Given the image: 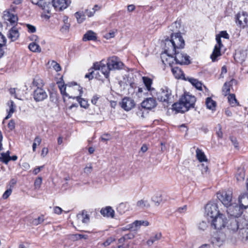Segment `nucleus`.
<instances>
[{
  "instance_id": "nucleus-1",
  "label": "nucleus",
  "mask_w": 248,
  "mask_h": 248,
  "mask_svg": "<svg viewBox=\"0 0 248 248\" xmlns=\"http://www.w3.org/2000/svg\"><path fill=\"white\" fill-rule=\"evenodd\" d=\"M185 41L180 32L171 33L170 39L167 38L164 42V52L162 53H169L178 51L184 48Z\"/></svg>"
},
{
  "instance_id": "nucleus-2",
  "label": "nucleus",
  "mask_w": 248,
  "mask_h": 248,
  "mask_svg": "<svg viewBox=\"0 0 248 248\" xmlns=\"http://www.w3.org/2000/svg\"><path fill=\"white\" fill-rule=\"evenodd\" d=\"M189 56L186 53L182 51L181 49L168 53H161V59L164 64H169L170 66L175 61L176 63L181 65H187L190 63Z\"/></svg>"
},
{
  "instance_id": "nucleus-3",
  "label": "nucleus",
  "mask_w": 248,
  "mask_h": 248,
  "mask_svg": "<svg viewBox=\"0 0 248 248\" xmlns=\"http://www.w3.org/2000/svg\"><path fill=\"white\" fill-rule=\"evenodd\" d=\"M247 225V222L243 217L230 218L227 222V227L230 232H235Z\"/></svg>"
},
{
  "instance_id": "nucleus-4",
  "label": "nucleus",
  "mask_w": 248,
  "mask_h": 248,
  "mask_svg": "<svg viewBox=\"0 0 248 248\" xmlns=\"http://www.w3.org/2000/svg\"><path fill=\"white\" fill-rule=\"evenodd\" d=\"M227 208V214L231 218L242 217L241 215L243 212V208L236 203L231 204Z\"/></svg>"
},
{
  "instance_id": "nucleus-5",
  "label": "nucleus",
  "mask_w": 248,
  "mask_h": 248,
  "mask_svg": "<svg viewBox=\"0 0 248 248\" xmlns=\"http://www.w3.org/2000/svg\"><path fill=\"white\" fill-rule=\"evenodd\" d=\"M157 99L168 104L171 103V91L167 87L162 88L160 91L156 93Z\"/></svg>"
},
{
  "instance_id": "nucleus-6",
  "label": "nucleus",
  "mask_w": 248,
  "mask_h": 248,
  "mask_svg": "<svg viewBox=\"0 0 248 248\" xmlns=\"http://www.w3.org/2000/svg\"><path fill=\"white\" fill-rule=\"evenodd\" d=\"M205 210L208 221L220 214L218 210L217 204L213 202L208 203L205 207Z\"/></svg>"
},
{
  "instance_id": "nucleus-7",
  "label": "nucleus",
  "mask_w": 248,
  "mask_h": 248,
  "mask_svg": "<svg viewBox=\"0 0 248 248\" xmlns=\"http://www.w3.org/2000/svg\"><path fill=\"white\" fill-rule=\"evenodd\" d=\"M226 218L225 216L220 213L219 215L212 218L209 222H211V226L217 230H221L226 225Z\"/></svg>"
},
{
  "instance_id": "nucleus-8",
  "label": "nucleus",
  "mask_w": 248,
  "mask_h": 248,
  "mask_svg": "<svg viewBox=\"0 0 248 248\" xmlns=\"http://www.w3.org/2000/svg\"><path fill=\"white\" fill-rule=\"evenodd\" d=\"M217 197L225 207H228L232 203V192L231 191L219 192L217 193Z\"/></svg>"
},
{
  "instance_id": "nucleus-9",
  "label": "nucleus",
  "mask_w": 248,
  "mask_h": 248,
  "mask_svg": "<svg viewBox=\"0 0 248 248\" xmlns=\"http://www.w3.org/2000/svg\"><path fill=\"white\" fill-rule=\"evenodd\" d=\"M226 239V235L224 233L220 231L217 232L211 237V243L215 246L220 247L222 246Z\"/></svg>"
},
{
  "instance_id": "nucleus-10",
  "label": "nucleus",
  "mask_w": 248,
  "mask_h": 248,
  "mask_svg": "<svg viewBox=\"0 0 248 248\" xmlns=\"http://www.w3.org/2000/svg\"><path fill=\"white\" fill-rule=\"evenodd\" d=\"M107 64L108 65L111 70L121 69L124 66L123 63L116 56L109 57L108 59Z\"/></svg>"
},
{
  "instance_id": "nucleus-11",
  "label": "nucleus",
  "mask_w": 248,
  "mask_h": 248,
  "mask_svg": "<svg viewBox=\"0 0 248 248\" xmlns=\"http://www.w3.org/2000/svg\"><path fill=\"white\" fill-rule=\"evenodd\" d=\"M181 101L184 104L185 107H186L187 110L189 108L194 107V105L196 101V97L192 95H190L188 93H185L181 98Z\"/></svg>"
},
{
  "instance_id": "nucleus-12",
  "label": "nucleus",
  "mask_w": 248,
  "mask_h": 248,
  "mask_svg": "<svg viewBox=\"0 0 248 248\" xmlns=\"http://www.w3.org/2000/svg\"><path fill=\"white\" fill-rule=\"evenodd\" d=\"M93 68L95 70H100L106 78H108L109 71L111 70L110 67H108V65L103 63V61L95 62L93 64Z\"/></svg>"
},
{
  "instance_id": "nucleus-13",
  "label": "nucleus",
  "mask_w": 248,
  "mask_h": 248,
  "mask_svg": "<svg viewBox=\"0 0 248 248\" xmlns=\"http://www.w3.org/2000/svg\"><path fill=\"white\" fill-rule=\"evenodd\" d=\"M236 22L241 28L248 27V14L245 12L238 13L236 16Z\"/></svg>"
},
{
  "instance_id": "nucleus-14",
  "label": "nucleus",
  "mask_w": 248,
  "mask_h": 248,
  "mask_svg": "<svg viewBox=\"0 0 248 248\" xmlns=\"http://www.w3.org/2000/svg\"><path fill=\"white\" fill-rule=\"evenodd\" d=\"M216 39L217 44L215 45L213 53L210 56L213 62H215L217 58L221 55L220 49L223 46L221 43L220 36L218 35H216Z\"/></svg>"
},
{
  "instance_id": "nucleus-15",
  "label": "nucleus",
  "mask_w": 248,
  "mask_h": 248,
  "mask_svg": "<svg viewBox=\"0 0 248 248\" xmlns=\"http://www.w3.org/2000/svg\"><path fill=\"white\" fill-rule=\"evenodd\" d=\"M149 225V222L146 220H136L132 223L129 224L125 227L123 228V230H132L137 231L138 230L140 226H147Z\"/></svg>"
},
{
  "instance_id": "nucleus-16",
  "label": "nucleus",
  "mask_w": 248,
  "mask_h": 248,
  "mask_svg": "<svg viewBox=\"0 0 248 248\" xmlns=\"http://www.w3.org/2000/svg\"><path fill=\"white\" fill-rule=\"evenodd\" d=\"M69 0H52V3L57 11H62L66 8L70 4Z\"/></svg>"
},
{
  "instance_id": "nucleus-17",
  "label": "nucleus",
  "mask_w": 248,
  "mask_h": 248,
  "mask_svg": "<svg viewBox=\"0 0 248 248\" xmlns=\"http://www.w3.org/2000/svg\"><path fill=\"white\" fill-rule=\"evenodd\" d=\"M33 96L36 102H40L46 99L47 97V94L43 88L38 87L33 91Z\"/></svg>"
},
{
  "instance_id": "nucleus-18",
  "label": "nucleus",
  "mask_w": 248,
  "mask_h": 248,
  "mask_svg": "<svg viewBox=\"0 0 248 248\" xmlns=\"http://www.w3.org/2000/svg\"><path fill=\"white\" fill-rule=\"evenodd\" d=\"M120 105L122 108L125 111H129L133 108L135 105L134 100L128 97H124L122 101L120 102Z\"/></svg>"
},
{
  "instance_id": "nucleus-19",
  "label": "nucleus",
  "mask_w": 248,
  "mask_h": 248,
  "mask_svg": "<svg viewBox=\"0 0 248 248\" xmlns=\"http://www.w3.org/2000/svg\"><path fill=\"white\" fill-rule=\"evenodd\" d=\"M157 103L153 97H149L143 100L141 103V107L144 108L151 109L156 106Z\"/></svg>"
},
{
  "instance_id": "nucleus-20",
  "label": "nucleus",
  "mask_w": 248,
  "mask_h": 248,
  "mask_svg": "<svg viewBox=\"0 0 248 248\" xmlns=\"http://www.w3.org/2000/svg\"><path fill=\"white\" fill-rule=\"evenodd\" d=\"M3 17L5 20L9 21L11 25H13V26H15V24L18 21L17 16L10 13L9 11L4 12Z\"/></svg>"
},
{
  "instance_id": "nucleus-21",
  "label": "nucleus",
  "mask_w": 248,
  "mask_h": 248,
  "mask_svg": "<svg viewBox=\"0 0 248 248\" xmlns=\"http://www.w3.org/2000/svg\"><path fill=\"white\" fill-rule=\"evenodd\" d=\"M76 89L78 90L79 92V95L76 97H73L72 98H76L80 104L81 107L86 108L88 107V102L85 99L80 97V96L82 95V94L83 93L82 88L80 86H78L76 87Z\"/></svg>"
},
{
  "instance_id": "nucleus-22",
  "label": "nucleus",
  "mask_w": 248,
  "mask_h": 248,
  "mask_svg": "<svg viewBox=\"0 0 248 248\" xmlns=\"http://www.w3.org/2000/svg\"><path fill=\"white\" fill-rule=\"evenodd\" d=\"M7 37L13 42L17 40L19 37V32L16 26H13L8 31Z\"/></svg>"
},
{
  "instance_id": "nucleus-23",
  "label": "nucleus",
  "mask_w": 248,
  "mask_h": 248,
  "mask_svg": "<svg viewBox=\"0 0 248 248\" xmlns=\"http://www.w3.org/2000/svg\"><path fill=\"white\" fill-rule=\"evenodd\" d=\"M172 109L177 112L184 113L187 110L186 107H185L180 98L178 102L175 103L172 105Z\"/></svg>"
},
{
  "instance_id": "nucleus-24",
  "label": "nucleus",
  "mask_w": 248,
  "mask_h": 248,
  "mask_svg": "<svg viewBox=\"0 0 248 248\" xmlns=\"http://www.w3.org/2000/svg\"><path fill=\"white\" fill-rule=\"evenodd\" d=\"M66 86L69 87V88H70V90L74 89L72 87L73 86H76L77 87L78 86L77 83H75V82L69 83L66 84ZM59 89H60V90L61 94L63 96H66V97H68L69 98H73L72 96H69L68 95V94L66 92V85H61V86L59 85ZM76 89V88L75 89Z\"/></svg>"
},
{
  "instance_id": "nucleus-25",
  "label": "nucleus",
  "mask_w": 248,
  "mask_h": 248,
  "mask_svg": "<svg viewBox=\"0 0 248 248\" xmlns=\"http://www.w3.org/2000/svg\"><path fill=\"white\" fill-rule=\"evenodd\" d=\"M142 78L143 82L146 87L145 88L148 91L150 92L152 95L153 93H155V88L151 87L153 84L152 79L147 77H143Z\"/></svg>"
},
{
  "instance_id": "nucleus-26",
  "label": "nucleus",
  "mask_w": 248,
  "mask_h": 248,
  "mask_svg": "<svg viewBox=\"0 0 248 248\" xmlns=\"http://www.w3.org/2000/svg\"><path fill=\"white\" fill-rule=\"evenodd\" d=\"M100 213L104 217H111V218H113L115 215L114 210L110 206L102 208L100 211Z\"/></svg>"
},
{
  "instance_id": "nucleus-27",
  "label": "nucleus",
  "mask_w": 248,
  "mask_h": 248,
  "mask_svg": "<svg viewBox=\"0 0 248 248\" xmlns=\"http://www.w3.org/2000/svg\"><path fill=\"white\" fill-rule=\"evenodd\" d=\"M239 205L244 209L248 207V194H243L239 197Z\"/></svg>"
},
{
  "instance_id": "nucleus-28",
  "label": "nucleus",
  "mask_w": 248,
  "mask_h": 248,
  "mask_svg": "<svg viewBox=\"0 0 248 248\" xmlns=\"http://www.w3.org/2000/svg\"><path fill=\"white\" fill-rule=\"evenodd\" d=\"M243 226L239 230L240 238L242 241H245L248 240V228Z\"/></svg>"
},
{
  "instance_id": "nucleus-29",
  "label": "nucleus",
  "mask_w": 248,
  "mask_h": 248,
  "mask_svg": "<svg viewBox=\"0 0 248 248\" xmlns=\"http://www.w3.org/2000/svg\"><path fill=\"white\" fill-rule=\"evenodd\" d=\"M162 234L160 232L153 234V235L151 236L150 239L147 241V244L148 246H151L154 243L160 240Z\"/></svg>"
},
{
  "instance_id": "nucleus-30",
  "label": "nucleus",
  "mask_w": 248,
  "mask_h": 248,
  "mask_svg": "<svg viewBox=\"0 0 248 248\" xmlns=\"http://www.w3.org/2000/svg\"><path fill=\"white\" fill-rule=\"evenodd\" d=\"M97 37L96 34L92 31H88L84 35L83 37V40L84 41L93 40L94 41L96 40Z\"/></svg>"
},
{
  "instance_id": "nucleus-31",
  "label": "nucleus",
  "mask_w": 248,
  "mask_h": 248,
  "mask_svg": "<svg viewBox=\"0 0 248 248\" xmlns=\"http://www.w3.org/2000/svg\"><path fill=\"white\" fill-rule=\"evenodd\" d=\"M129 204L126 202H122L119 204L117 207V211L120 214H124L126 211L129 210Z\"/></svg>"
},
{
  "instance_id": "nucleus-32",
  "label": "nucleus",
  "mask_w": 248,
  "mask_h": 248,
  "mask_svg": "<svg viewBox=\"0 0 248 248\" xmlns=\"http://www.w3.org/2000/svg\"><path fill=\"white\" fill-rule=\"evenodd\" d=\"M78 219H81L83 223H88L90 221V217L86 211H83L82 214L77 215Z\"/></svg>"
},
{
  "instance_id": "nucleus-33",
  "label": "nucleus",
  "mask_w": 248,
  "mask_h": 248,
  "mask_svg": "<svg viewBox=\"0 0 248 248\" xmlns=\"http://www.w3.org/2000/svg\"><path fill=\"white\" fill-rule=\"evenodd\" d=\"M205 104L207 108L214 110L216 107V102L214 101L211 97H207L206 99Z\"/></svg>"
},
{
  "instance_id": "nucleus-34",
  "label": "nucleus",
  "mask_w": 248,
  "mask_h": 248,
  "mask_svg": "<svg viewBox=\"0 0 248 248\" xmlns=\"http://www.w3.org/2000/svg\"><path fill=\"white\" fill-rule=\"evenodd\" d=\"M196 153L197 158L200 162H203L207 160L206 157L202 150L197 148L196 150Z\"/></svg>"
},
{
  "instance_id": "nucleus-35",
  "label": "nucleus",
  "mask_w": 248,
  "mask_h": 248,
  "mask_svg": "<svg viewBox=\"0 0 248 248\" xmlns=\"http://www.w3.org/2000/svg\"><path fill=\"white\" fill-rule=\"evenodd\" d=\"M181 27V23L179 21H175L169 27V30L171 31L172 33H176L179 32V29Z\"/></svg>"
},
{
  "instance_id": "nucleus-36",
  "label": "nucleus",
  "mask_w": 248,
  "mask_h": 248,
  "mask_svg": "<svg viewBox=\"0 0 248 248\" xmlns=\"http://www.w3.org/2000/svg\"><path fill=\"white\" fill-rule=\"evenodd\" d=\"M75 16L78 23H82L85 20V14L83 12L78 11L75 14Z\"/></svg>"
},
{
  "instance_id": "nucleus-37",
  "label": "nucleus",
  "mask_w": 248,
  "mask_h": 248,
  "mask_svg": "<svg viewBox=\"0 0 248 248\" xmlns=\"http://www.w3.org/2000/svg\"><path fill=\"white\" fill-rule=\"evenodd\" d=\"M171 71L173 75L176 78H180L184 75V73L182 70L178 67H172Z\"/></svg>"
},
{
  "instance_id": "nucleus-38",
  "label": "nucleus",
  "mask_w": 248,
  "mask_h": 248,
  "mask_svg": "<svg viewBox=\"0 0 248 248\" xmlns=\"http://www.w3.org/2000/svg\"><path fill=\"white\" fill-rule=\"evenodd\" d=\"M0 161L7 164L10 161V152L7 151L6 153L0 154Z\"/></svg>"
},
{
  "instance_id": "nucleus-39",
  "label": "nucleus",
  "mask_w": 248,
  "mask_h": 248,
  "mask_svg": "<svg viewBox=\"0 0 248 248\" xmlns=\"http://www.w3.org/2000/svg\"><path fill=\"white\" fill-rule=\"evenodd\" d=\"M28 47L29 49L33 52H40L41 48L39 45L36 42H32L29 44Z\"/></svg>"
},
{
  "instance_id": "nucleus-40",
  "label": "nucleus",
  "mask_w": 248,
  "mask_h": 248,
  "mask_svg": "<svg viewBox=\"0 0 248 248\" xmlns=\"http://www.w3.org/2000/svg\"><path fill=\"white\" fill-rule=\"evenodd\" d=\"M188 81L198 90H202V83L197 79L193 78H190L188 79Z\"/></svg>"
},
{
  "instance_id": "nucleus-41",
  "label": "nucleus",
  "mask_w": 248,
  "mask_h": 248,
  "mask_svg": "<svg viewBox=\"0 0 248 248\" xmlns=\"http://www.w3.org/2000/svg\"><path fill=\"white\" fill-rule=\"evenodd\" d=\"M228 102L232 107H234L236 105H239V103L237 102L234 94H229L228 96Z\"/></svg>"
},
{
  "instance_id": "nucleus-42",
  "label": "nucleus",
  "mask_w": 248,
  "mask_h": 248,
  "mask_svg": "<svg viewBox=\"0 0 248 248\" xmlns=\"http://www.w3.org/2000/svg\"><path fill=\"white\" fill-rule=\"evenodd\" d=\"M137 206L141 209L147 208L150 204L147 200H141L137 202Z\"/></svg>"
},
{
  "instance_id": "nucleus-43",
  "label": "nucleus",
  "mask_w": 248,
  "mask_h": 248,
  "mask_svg": "<svg viewBox=\"0 0 248 248\" xmlns=\"http://www.w3.org/2000/svg\"><path fill=\"white\" fill-rule=\"evenodd\" d=\"M231 86L230 82H225L223 85L222 88V92L223 95L226 96L227 95H229L230 92V86Z\"/></svg>"
},
{
  "instance_id": "nucleus-44",
  "label": "nucleus",
  "mask_w": 248,
  "mask_h": 248,
  "mask_svg": "<svg viewBox=\"0 0 248 248\" xmlns=\"http://www.w3.org/2000/svg\"><path fill=\"white\" fill-rule=\"evenodd\" d=\"M245 172L243 169H239L236 175V178L238 181L244 180L245 178Z\"/></svg>"
},
{
  "instance_id": "nucleus-45",
  "label": "nucleus",
  "mask_w": 248,
  "mask_h": 248,
  "mask_svg": "<svg viewBox=\"0 0 248 248\" xmlns=\"http://www.w3.org/2000/svg\"><path fill=\"white\" fill-rule=\"evenodd\" d=\"M42 141V139L39 136H37L35 137L34 140V142L32 144V150L33 152L36 151L37 145H39L40 144Z\"/></svg>"
},
{
  "instance_id": "nucleus-46",
  "label": "nucleus",
  "mask_w": 248,
  "mask_h": 248,
  "mask_svg": "<svg viewBox=\"0 0 248 248\" xmlns=\"http://www.w3.org/2000/svg\"><path fill=\"white\" fill-rule=\"evenodd\" d=\"M44 216L42 215L39 217L37 218L34 219L32 221V224L33 225L37 226L44 221Z\"/></svg>"
},
{
  "instance_id": "nucleus-47",
  "label": "nucleus",
  "mask_w": 248,
  "mask_h": 248,
  "mask_svg": "<svg viewBox=\"0 0 248 248\" xmlns=\"http://www.w3.org/2000/svg\"><path fill=\"white\" fill-rule=\"evenodd\" d=\"M10 109L8 111V114L5 117L6 119L10 118L11 117L12 114L14 113V110H15L14 107V102L12 101H10Z\"/></svg>"
},
{
  "instance_id": "nucleus-48",
  "label": "nucleus",
  "mask_w": 248,
  "mask_h": 248,
  "mask_svg": "<svg viewBox=\"0 0 248 248\" xmlns=\"http://www.w3.org/2000/svg\"><path fill=\"white\" fill-rule=\"evenodd\" d=\"M42 183V178L41 177H39L36 179L34 181V185L35 189H38L40 188L41 185Z\"/></svg>"
},
{
  "instance_id": "nucleus-49",
  "label": "nucleus",
  "mask_w": 248,
  "mask_h": 248,
  "mask_svg": "<svg viewBox=\"0 0 248 248\" xmlns=\"http://www.w3.org/2000/svg\"><path fill=\"white\" fill-rule=\"evenodd\" d=\"M207 226L208 225L206 222L202 221L199 223L198 227L200 230L204 231L207 228Z\"/></svg>"
},
{
  "instance_id": "nucleus-50",
  "label": "nucleus",
  "mask_w": 248,
  "mask_h": 248,
  "mask_svg": "<svg viewBox=\"0 0 248 248\" xmlns=\"http://www.w3.org/2000/svg\"><path fill=\"white\" fill-rule=\"evenodd\" d=\"M96 11V10H94V8H93L92 10H86L84 13L85 14V16H87L88 17H92L94 15Z\"/></svg>"
},
{
  "instance_id": "nucleus-51",
  "label": "nucleus",
  "mask_w": 248,
  "mask_h": 248,
  "mask_svg": "<svg viewBox=\"0 0 248 248\" xmlns=\"http://www.w3.org/2000/svg\"><path fill=\"white\" fill-rule=\"evenodd\" d=\"M33 86L38 87H41L43 86V83L42 80L40 79H34L32 82Z\"/></svg>"
},
{
  "instance_id": "nucleus-52",
  "label": "nucleus",
  "mask_w": 248,
  "mask_h": 248,
  "mask_svg": "<svg viewBox=\"0 0 248 248\" xmlns=\"http://www.w3.org/2000/svg\"><path fill=\"white\" fill-rule=\"evenodd\" d=\"M6 43L5 37L0 32V48L5 46Z\"/></svg>"
},
{
  "instance_id": "nucleus-53",
  "label": "nucleus",
  "mask_w": 248,
  "mask_h": 248,
  "mask_svg": "<svg viewBox=\"0 0 248 248\" xmlns=\"http://www.w3.org/2000/svg\"><path fill=\"white\" fill-rule=\"evenodd\" d=\"M12 192V189L11 188H8L3 193L2 198L3 199H7L11 194Z\"/></svg>"
},
{
  "instance_id": "nucleus-54",
  "label": "nucleus",
  "mask_w": 248,
  "mask_h": 248,
  "mask_svg": "<svg viewBox=\"0 0 248 248\" xmlns=\"http://www.w3.org/2000/svg\"><path fill=\"white\" fill-rule=\"evenodd\" d=\"M116 31H111L108 33H107L104 35V37L107 39H109L110 38H112L115 36Z\"/></svg>"
},
{
  "instance_id": "nucleus-55",
  "label": "nucleus",
  "mask_w": 248,
  "mask_h": 248,
  "mask_svg": "<svg viewBox=\"0 0 248 248\" xmlns=\"http://www.w3.org/2000/svg\"><path fill=\"white\" fill-rule=\"evenodd\" d=\"M69 27L70 24L68 23H65L61 28V31L63 33L67 32L69 31Z\"/></svg>"
},
{
  "instance_id": "nucleus-56",
  "label": "nucleus",
  "mask_w": 248,
  "mask_h": 248,
  "mask_svg": "<svg viewBox=\"0 0 248 248\" xmlns=\"http://www.w3.org/2000/svg\"><path fill=\"white\" fill-rule=\"evenodd\" d=\"M52 65L53 68L57 72L61 71V67L60 64L55 61H53L52 62Z\"/></svg>"
},
{
  "instance_id": "nucleus-57",
  "label": "nucleus",
  "mask_w": 248,
  "mask_h": 248,
  "mask_svg": "<svg viewBox=\"0 0 248 248\" xmlns=\"http://www.w3.org/2000/svg\"><path fill=\"white\" fill-rule=\"evenodd\" d=\"M147 91V90L144 87H139L137 93L139 96H141L142 93H145Z\"/></svg>"
},
{
  "instance_id": "nucleus-58",
  "label": "nucleus",
  "mask_w": 248,
  "mask_h": 248,
  "mask_svg": "<svg viewBox=\"0 0 248 248\" xmlns=\"http://www.w3.org/2000/svg\"><path fill=\"white\" fill-rule=\"evenodd\" d=\"M152 201L155 203V204L158 206L162 201L160 197L154 196L152 198Z\"/></svg>"
},
{
  "instance_id": "nucleus-59",
  "label": "nucleus",
  "mask_w": 248,
  "mask_h": 248,
  "mask_svg": "<svg viewBox=\"0 0 248 248\" xmlns=\"http://www.w3.org/2000/svg\"><path fill=\"white\" fill-rule=\"evenodd\" d=\"M114 241L115 239L113 238L112 237H109L103 243V245L105 247H107Z\"/></svg>"
},
{
  "instance_id": "nucleus-60",
  "label": "nucleus",
  "mask_w": 248,
  "mask_h": 248,
  "mask_svg": "<svg viewBox=\"0 0 248 248\" xmlns=\"http://www.w3.org/2000/svg\"><path fill=\"white\" fill-rule=\"evenodd\" d=\"M93 69V68L89 70V72L88 74H86L85 76V78H88L90 80L92 79L93 78V74L94 73Z\"/></svg>"
},
{
  "instance_id": "nucleus-61",
  "label": "nucleus",
  "mask_w": 248,
  "mask_h": 248,
  "mask_svg": "<svg viewBox=\"0 0 248 248\" xmlns=\"http://www.w3.org/2000/svg\"><path fill=\"white\" fill-rule=\"evenodd\" d=\"M218 35L220 36V37H223L225 39L229 38V35L228 34L226 31H220L219 34H218Z\"/></svg>"
},
{
  "instance_id": "nucleus-62",
  "label": "nucleus",
  "mask_w": 248,
  "mask_h": 248,
  "mask_svg": "<svg viewBox=\"0 0 248 248\" xmlns=\"http://www.w3.org/2000/svg\"><path fill=\"white\" fill-rule=\"evenodd\" d=\"M26 26L28 28V31L31 33H33L36 31V28L30 24H27Z\"/></svg>"
},
{
  "instance_id": "nucleus-63",
  "label": "nucleus",
  "mask_w": 248,
  "mask_h": 248,
  "mask_svg": "<svg viewBox=\"0 0 248 248\" xmlns=\"http://www.w3.org/2000/svg\"><path fill=\"white\" fill-rule=\"evenodd\" d=\"M93 170V168L91 165H90L89 166H87L84 169V172L88 174L91 173Z\"/></svg>"
},
{
  "instance_id": "nucleus-64",
  "label": "nucleus",
  "mask_w": 248,
  "mask_h": 248,
  "mask_svg": "<svg viewBox=\"0 0 248 248\" xmlns=\"http://www.w3.org/2000/svg\"><path fill=\"white\" fill-rule=\"evenodd\" d=\"M16 182L17 181L16 179L14 178L12 179L9 183L8 186H9V188L12 189L14 186L16 184Z\"/></svg>"
}]
</instances>
